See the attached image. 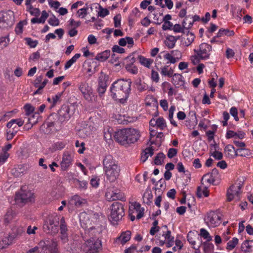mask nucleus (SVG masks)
Masks as SVG:
<instances>
[{"mask_svg":"<svg viewBox=\"0 0 253 253\" xmlns=\"http://www.w3.org/2000/svg\"><path fill=\"white\" fill-rule=\"evenodd\" d=\"M130 80L120 79L113 83L110 87L111 96L115 100H126L130 91Z\"/></svg>","mask_w":253,"mask_h":253,"instance_id":"nucleus-1","label":"nucleus"},{"mask_svg":"<svg viewBox=\"0 0 253 253\" xmlns=\"http://www.w3.org/2000/svg\"><path fill=\"white\" fill-rule=\"evenodd\" d=\"M103 171L107 180L110 182H115L120 173V168L110 155H106L102 161Z\"/></svg>","mask_w":253,"mask_h":253,"instance_id":"nucleus-2","label":"nucleus"},{"mask_svg":"<svg viewBox=\"0 0 253 253\" xmlns=\"http://www.w3.org/2000/svg\"><path fill=\"white\" fill-rule=\"evenodd\" d=\"M140 136V132L131 128L120 130L116 133L115 136L116 140L122 145L134 143L139 139Z\"/></svg>","mask_w":253,"mask_h":253,"instance_id":"nucleus-3","label":"nucleus"},{"mask_svg":"<svg viewBox=\"0 0 253 253\" xmlns=\"http://www.w3.org/2000/svg\"><path fill=\"white\" fill-rule=\"evenodd\" d=\"M211 46L207 43H201L194 51L195 55L191 57V60L194 64H196L200 60H207L210 58Z\"/></svg>","mask_w":253,"mask_h":253,"instance_id":"nucleus-4","label":"nucleus"},{"mask_svg":"<svg viewBox=\"0 0 253 253\" xmlns=\"http://www.w3.org/2000/svg\"><path fill=\"white\" fill-rule=\"evenodd\" d=\"M15 22L14 13L11 10L0 11V28L8 29Z\"/></svg>","mask_w":253,"mask_h":253,"instance_id":"nucleus-5","label":"nucleus"},{"mask_svg":"<svg viewBox=\"0 0 253 253\" xmlns=\"http://www.w3.org/2000/svg\"><path fill=\"white\" fill-rule=\"evenodd\" d=\"M34 199L33 193L26 187H22L16 193L14 200L17 204H25L32 202Z\"/></svg>","mask_w":253,"mask_h":253,"instance_id":"nucleus-6","label":"nucleus"},{"mask_svg":"<svg viewBox=\"0 0 253 253\" xmlns=\"http://www.w3.org/2000/svg\"><path fill=\"white\" fill-rule=\"evenodd\" d=\"M124 215V210L119 202H115L111 206V211L109 216L110 221H119Z\"/></svg>","mask_w":253,"mask_h":253,"instance_id":"nucleus-7","label":"nucleus"},{"mask_svg":"<svg viewBox=\"0 0 253 253\" xmlns=\"http://www.w3.org/2000/svg\"><path fill=\"white\" fill-rule=\"evenodd\" d=\"M57 243L55 240H52L50 245H47L44 241H41L38 244L39 253H57Z\"/></svg>","mask_w":253,"mask_h":253,"instance_id":"nucleus-8","label":"nucleus"},{"mask_svg":"<svg viewBox=\"0 0 253 253\" xmlns=\"http://www.w3.org/2000/svg\"><path fill=\"white\" fill-rule=\"evenodd\" d=\"M101 246V243L99 240L91 238L85 242L84 250L87 253H95Z\"/></svg>","mask_w":253,"mask_h":253,"instance_id":"nucleus-9","label":"nucleus"},{"mask_svg":"<svg viewBox=\"0 0 253 253\" xmlns=\"http://www.w3.org/2000/svg\"><path fill=\"white\" fill-rule=\"evenodd\" d=\"M74 161V156L68 152H64L60 162L61 169L67 171L72 166Z\"/></svg>","mask_w":253,"mask_h":253,"instance_id":"nucleus-10","label":"nucleus"},{"mask_svg":"<svg viewBox=\"0 0 253 253\" xmlns=\"http://www.w3.org/2000/svg\"><path fill=\"white\" fill-rule=\"evenodd\" d=\"M241 186L240 184H235L232 185L227 190V196L229 201L233 199L239 200L241 194Z\"/></svg>","mask_w":253,"mask_h":253,"instance_id":"nucleus-11","label":"nucleus"},{"mask_svg":"<svg viewBox=\"0 0 253 253\" xmlns=\"http://www.w3.org/2000/svg\"><path fill=\"white\" fill-rule=\"evenodd\" d=\"M132 206L134 207V210L132 212H129L130 219L133 221L135 220L136 216V219L139 220L144 215V208H141L140 204L136 202L132 203Z\"/></svg>","mask_w":253,"mask_h":253,"instance_id":"nucleus-12","label":"nucleus"},{"mask_svg":"<svg viewBox=\"0 0 253 253\" xmlns=\"http://www.w3.org/2000/svg\"><path fill=\"white\" fill-rule=\"evenodd\" d=\"M14 239V236L9 234H5L0 240V249H4L8 248L13 244Z\"/></svg>","mask_w":253,"mask_h":253,"instance_id":"nucleus-13","label":"nucleus"},{"mask_svg":"<svg viewBox=\"0 0 253 253\" xmlns=\"http://www.w3.org/2000/svg\"><path fill=\"white\" fill-rule=\"evenodd\" d=\"M224 219L222 214L217 211L209 212L204 218V220L207 221H217Z\"/></svg>","mask_w":253,"mask_h":253,"instance_id":"nucleus-14","label":"nucleus"},{"mask_svg":"<svg viewBox=\"0 0 253 253\" xmlns=\"http://www.w3.org/2000/svg\"><path fill=\"white\" fill-rule=\"evenodd\" d=\"M105 197L108 201H115L121 200L122 198V194L118 190H112V189H108Z\"/></svg>","mask_w":253,"mask_h":253,"instance_id":"nucleus-15","label":"nucleus"},{"mask_svg":"<svg viewBox=\"0 0 253 253\" xmlns=\"http://www.w3.org/2000/svg\"><path fill=\"white\" fill-rule=\"evenodd\" d=\"M59 118L61 121H64L69 120L71 116L70 110L68 106H62L61 109L58 112Z\"/></svg>","mask_w":253,"mask_h":253,"instance_id":"nucleus-16","label":"nucleus"},{"mask_svg":"<svg viewBox=\"0 0 253 253\" xmlns=\"http://www.w3.org/2000/svg\"><path fill=\"white\" fill-rule=\"evenodd\" d=\"M85 200L78 195L72 196L69 201L68 206L71 207H79L85 203Z\"/></svg>","mask_w":253,"mask_h":253,"instance_id":"nucleus-17","label":"nucleus"},{"mask_svg":"<svg viewBox=\"0 0 253 253\" xmlns=\"http://www.w3.org/2000/svg\"><path fill=\"white\" fill-rule=\"evenodd\" d=\"M55 223L58 222H44L43 225L44 231L49 234H55L58 231V225Z\"/></svg>","mask_w":253,"mask_h":253,"instance_id":"nucleus-18","label":"nucleus"},{"mask_svg":"<svg viewBox=\"0 0 253 253\" xmlns=\"http://www.w3.org/2000/svg\"><path fill=\"white\" fill-rule=\"evenodd\" d=\"M150 126H156L160 129H164L166 126V122L164 118L159 117L157 120L153 118L149 122Z\"/></svg>","mask_w":253,"mask_h":253,"instance_id":"nucleus-19","label":"nucleus"},{"mask_svg":"<svg viewBox=\"0 0 253 253\" xmlns=\"http://www.w3.org/2000/svg\"><path fill=\"white\" fill-rule=\"evenodd\" d=\"M245 133L242 131H239L237 132L233 130H228L226 134V138L227 139L233 138L234 139H242L245 136Z\"/></svg>","mask_w":253,"mask_h":253,"instance_id":"nucleus-20","label":"nucleus"},{"mask_svg":"<svg viewBox=\"0 0 253 253\" xmlns=\"http://www.w3.org/2000/svg\"><path fill=\"white\" fill-rule=\"evenodd\" d=\"M217 173V170L213 169L211 173H208L203 175L202 178V182L203 183L213 184L215 177L214 174Z\"/></svg>","mask_w":253,"mask_h":253,"instance_id":"nucleus-21","label":"nucleus"},{"mask_svg":"<svg viewBox=\"0 0 253 253\" xmlns=\"http://www.w3.org/2000/svg\"><path fill=\"white\" fill-rule=\"evenodd\" d=\"M24 124V121L21 119H12L6 125V126L9 128H12V130L16 129L19 130V127L21 126Z\"/></svg>","mask_w":253,"mask_h":253,"instance_id":"nucleus-22","label":"nucleus"},{"mask_svg":"<svg viewBox=\"0 0 253 253\" xmlns=\"http://www.w3.org/2000/svg\"><path fill=\"white\" fill-rule=\"evenodd\" d=\"M188 21V18H185L182 22V25H180V24H175L174 26H172V30L174 33H184L185 29H188V25L187 23V21Z\"/></svg>","mask_w":253,"mask_h":253,"instance_id":"nucleus-23","label":"nucleus"},{"mask_svg":"<svg viewBox=\"0 0 253 253\" xmlns=\"http://www.w3.org/2000/svg\"><path fill=\"white\" fill-rule=\"evenodd\" d=\"M225 156L230 159H233L237 157L236 150L234 147L231 144L226 145L224 148Z\"/></svg>","mask_w":253,"mask_h":253,"instance_id":"nucleus-24","label":"nucleus"},{"mask_svg":"<svg viewBox=\"0 0 253 253\" xmlns=\"http://www.w3.org/2000/svg\"><path fill=\"white\" fill-rule=\"evenodd\" d=\"M135 60L133 57H131L129 62L126 64L125 68L127 71L132 74H136L138 73V69L133 64Z\"/></svg>","mask_w":253,"mask_h":253,"instance_id":"nucleus-25","label":"nucleus"},{"mask_svg":"<svg viewBox=\"0 0 253 253\" xmlns=\"http://www.w3.org/2000/svg\"><path fill=\"white\" fill-rule=\"evenodd\" d=\"M195 39L194 35L192 33H188L186 37H183L182 41L181 44L187 47L191 44Z\"/></svg>","mask_w":253,"mask_h":253,"instance_id":"nucleus-26","label":"nucleus"},{"mask_svg":"<svg viewBox=\"0 0 253 253\" xmlns=\"http://www.w3.org/2000/svg\"><path fill=\"white\" fill-rule=\"evenodd\" d=\"M85 66H87L85 67L86 72L89 73L90 75H91L95 72L97 63L94 60H91L86 62L85 63Z\"/></svg>","mask_w":253,"mask_h":253,"instance_id":"nucleus-27","label":"nucleus"},{"mask_svg":"<svg viewBox=\"0 0 253 253\" xmlns=\"http://www.w3.org/2000/svg\"><path fill=\"white\" fill-rule=\"evenodd\" d=\"M60 239L63 243H66L68 241V234L67 233V227L65 222H62L60 225Z\"/></svg>","mask_w":253,"mask_h":253,"instance_id":"nucleus-28","label":"nucleus"},{"mask_svg":"<svg viewBox=\"0 0 253 253\" xmlns=\"http://www.w3.org/2000/svg\"><path fill=\"white\" fill-rule=\"evenodd\" d=\"M173 72V69L169 65H166L161 68V74L163 76L171 77Z\"/></svg>","mask_w":253,"mask_h":253,"instance_id":"nucleus-29","label":"nucleus"},{"mask_svg":"<svg viewBox=\"0 0 253 253\" xmlns=\"http://www.w3.org/2000/svg\"><path fill=\"white\" fill-rule=\"evenodd\" d=\"M138 59L141 65L148 68L151 67L154 61L152 59L147 58L142 55L139 56Z\"/></svg>","mask_w":253,"mask_h":253,"instance_id":"nucleus-30","label":"nucleus"},{"mask_svg":"<svg viewBox=\"0 0 253 253\" xmlns=\"http://www.w3.org/2000/svg\"><path fill=\"white\" fill-rule=\"evenodd\" d=\"M110 55V50H106L103 52L98 53L95 57V59L100 61L104 62L106 61Z\"/></svg>","mask_w":253,"mask_h":253,"instance_id":"nucleus-31","label":"nucleus"},{"mask_svg":"<svg viewBox=\"0 0 253 253\" xmlns=\"http://www.w3.org/2000/svg\"><path fill=\"white\" fill-rule=\"evenodd\" d=\"M163 236L164 237L167 247L168 248L171 247L174 243V237L171 235L170 231H167L165 234L163 235Z\"/></svg>","mask_w":253,"mask_h":253,"instance_id":"nucleus-32","label":"nucleus"},{"mask_svg":"<svg viewBox=\"0 0 253 253\" xmlns=\"http://www.w3.org/2000/svg\"><path fill=\"white\" fill-rule=\"evenodd\" d=\"M154 154V149L152 147H148L145 149L141 155V161L145 162L149 157L152 156Z\"/></svg>","mask_w":253,"mask_h":253,"instance_id":"nucleus-33","label":"nucleus"},{"mask_svg":"<svg viewBox=\"0 0 253 253\" xmlns=\"http://www.w3.org/2000/svg\"><path fill=\"white\" fill-rule=\"evenodd\" d=\"M235 34V32L233 30H230L228 29L221 28L218 31L216 37L219 38L224 36L228 37L233 36Z\"/></svg>","mask_w":253,"mask_h":253,"instance_id":"nucleus-34","label":"nucleus"},{"mask_svg":"<svg viewBox=\"0 0 253 253\" xmlns=\"http://www.w3.org/2000/svg\"><path fill=\"white\" fill-rule=\"evenodd\" d=\"M161 54H163V56L165 60H168L169 63L171 64H174L178 61V58H175L173 57V55L171 52L169 53L168 52H163Z\"/></svg>","mask_w":253,"mask_h":253,"instance_id":"nucleus-35","label":"nucleus"},{"mask_svg":"<svg viewBox=\"0 0 253 253\" xmlns=\"http://www.w3.org/2000/svg\"><path fill=\"white\" fill-rule=\"evenodd\" d=\"M131 238V232L129 231H126L122 232L120 236L118 238L120 240L122 245L125 244L129 241Z\"/></svg>","mask_w":253,"mask_h":253,"instance_id":"nucleus-36","label":"nucleus"},{"mask_svg":"<svg viewBox=\"0 0 253 253\" xmlns=\"http://www.w3.org/2000/svg\"><path fill=\"white\" fill-rule=\"evenodd\" d=\"M79 89L82 92L83 95L91 90L92 88L85 82H82L79 85Z\"/></svg>","mask_w":253,"mask_h":253,"instance_id":"nucleus-37","label":"nucleus"},{"mask_svg":"<svg viewBox=\"0 0 253 253\" xmlns=\"http://www.w3.org/2000/svg\"><path fill=\"white\" fill-rule=\"evenodd\" d=\"M81 56V55L80 53H76L69 60L67 61L64 67L65 70H67L70 68L72 65L77 61Z\"/></svg>","mask_w":253,"mask_h":253,"instance_id":"nucleus-38","label":"nucleus"},{"mask_svg":"<svg viewBox=\"0 0 253 253\" xmlns=\"http://www.w3.org/2000/svg\"><path fill=\"white\" fill-rule=\"evenodd\" d=\"M177 39L172 36L168 37L165 40V44L169 48H173L176 43Z\"/></svg>","mask_w":253,"mask_h":253,"instance_id":"nucleus-39","label":"nucleus"},{"mask_svg":"<svg viewBox=\"0 0 253 253\" xmlns=\"http://www.w3.org/2000/svg\"><path fill=\"white\" fill-rule=\"evenodd\" d=\"M83 96L84 99L89 102H95L97 100V95L94 94L93 89L84 94Z\"/></svg>","mask_w":253,"mask_h":253,"instance_id":"nucleus-40","label":"nucleus"},{"mask_svg":"<svg viewBox=\"0 0 253 253\" xmlns=\"http://www.w3.org/2000/svg\"><path fill=\"white\" fill-rule=\"evenodd\" d=\"M203 247L204 253H211L214 250V245L213 244L209 243L207 241L202 243Z\"/></svg>","mask_w":253,"mask_h":253,"instance_id":"nucleus-41","label":"nucleus"},{"mask_svg":"<svg viewBox=\"0 0 253 253\" xmlns=\"http://www.w3.org/2000/svg\"><path fill=\"white\" fill-rule=\"evenodd\" d=\"M10 42L9 35L8 34L0 37V47L4 48L8 46Z\"/></svg>","mask_w":253,"mask_h":253,"instance_id":"nucleus-42","label":"nucleus"},{"mask_svg":"<svg viewBox=\"0 0 253 253\" xmlns=\"http://www.w3.org/2000/svg\"><path fill=\"white\" fill-rule=\"evenodd\" d=\"M239 242V240L236 237H234L231 240H230L227 244L226 249L228 250H232L237 245Z\"/></svg>","mask_w":253,"mask_h":253,"instance_id":"nucleus-43","label":"nucleus"},{"mask_svg":"<svg viewBox=\"0 0 253 253\" xmlns=\"http://www.w3.org/2000/svg\"><path fill=\"white\" fill-rule=\"evenodd\" d=\"M237 157H247L251 154L250 151L249 149L244 148H238L236 150Z\"/></svg>","mask_w":253,"mask_h":253,"instance_id":"nucleus-44","label":"nucleus"},{"mask_svg":"<svg viewBox=\"0 0 253 253\" xmlns=\"http://www.w3.org/2000/svg\"><path fill=\"white\" fill-rule=\"evenodd\" d=\"M26 24L25 21H20L18 22L15 28V32L17 35H20L23 32V27Z\"/></svg>","mask_w":253,"mask_h":253,"instance_id":"nucleus-45","label":"nucleus"},{"mask_svg":"<svg viewBox=\"0 0 253 253\" xmlns=\"http://www.w3.org/2000/svg\"><path fill=\"white\" fill-rule=\"evenodd\" d=\"M197 195L199 197H201L203 195L205 197H208L209 196V191L207 188L199 187L197 190Z\"/></svg>","mask_w":253,"mask_h":253,"instance_id":"nucleus-46","label":"nucleus"},{"mask_svg":"<svg viewBox=\"0 0 253 253\" xmlns=\"http://www.w3.org/2000/svg\"><path fill=\"white\" fill-rule=\"evenodd\" d=\"M166 158V155L163 153H159L156 157L154 162L157 165H162L164 162V159Z\"/></svg>","mask_w":253,"mask_h":253,"instance_id":"nucleus-47","label":"nucleus"},{"mask_svg":"<svg viewBox=\"0 0 253 253\" xmlns=\"http://www.w3.org/2000/svg\"><path fill=\"white\" fill-rule=\"evenodd\" d=\"M15 215V212L12 210H8L4 215L5 221H9L13 220Z\"/></svg>","mask_w":253,"mask_h":253,"instance_id":"nucleus-48","label":"nucleus"},{"mask_svg":"<svg viewBox=\"0 0 253 253\" xmlns=\"http://www.w3.org/2000/svg\"><path fill=\"white\" fill-rule=\"evenodd\" d=\"M200 235L204 239L206 240L208 242H210L212 240V237H211V236H210L208 231L205 229L204 228H201L200 229Z\"/></svg>","mask_w":253,"mask_h":253,"instance_id":"nucleus-49","label":"nucleus"},{"mask_svg":"<svg viewBox=\"0 0 253 253\" xmlns=\"http://www.w3.org/2000/svg\"><path fill=\"white\" fill-rule=\"evenodd\" d=\"M80 221H86L90 220V211L82 212L79 214Z\"/></svg>","mask_w":253,"mask_h":253,"instance_id":"nucleus-50","label":"nucleus"},{"mask_svg":"<svg viewBox=\"0 0 253 253\" xmlns=\"http://www.w3.org/2000/svg\"><path fill=\"white\" fill-rule=\"evenodd\" d=\"M24 40L26 41V44L31 48H35L38 43L37 40H33L31 38H26Z\"/></svg>","mask_w":253,"mask_h":253,"instance_id":"nucleus-51","label":"nucleus"},{"mask_svg":"<svg viewBox=\"0 0 253 253\" xmlns=\"http://www.w3.org/2000/svg\"><path fill=\"white\" fill-rule=\"evenodd\" d=\"M152 198L153 195L151 193H145L143 195V201L148 205L151 203Z\"/></svg>","mask_w":253,"mask_h":253,"instance_id":"nucleus-52","label":"nucleus"},{"mask_svg":"<svg viewBox=\"0 0 253 253\" xmlns=\"http://www.w3.org/2000/svg\"><path fill=\"white\" fill-rule=\"evenodd\" d=\"M61 96V94L60 93H58L57 94L52 96V102L51 105V108L54 107L58 103L60 102Z\"/></svg>","mask_w":253,"mask_h":253,"instance_id":"nucleus-53","label":"nucleus"},{"mask_svg":"<svg viewBox=\"0 0 253 253\" xmlns=\"http://www.w3.org/2000/svg\"><path fill=\"white\" fill-rule=\"evenodd\" d=\"M185 18H188V21H187V23L188 24V28H191L194 22L199 21L200 19L199 16L198 15H195L192 18H190L189 16L186 17Z\"/></svg>","mask_w":253,"mask_h":253,"instance_id":"nucleus-54","label":"nucleus"},{"mask_svg":"<svg viewBox=\"0 0 253 253\" xmlns=\"http://www.w3.org/2000/svg\"><path fill=\"white\" fill-rule=\"evenodd\" d=\"M157 103V99L152 95L147 96L145 99V104L147 106L155 104Z\"/></svg>","mask_w":253,"mask_h":253,"instance_id":"nucleus-55","label":"nucleus"},{"mask_svg":"<svg viewBox=\"0 0 253 253\" xmlns=\"http://www.w3.org/2000/svg\"><path fill=\"white\" fill-rule=\"evenodd\" d=\"M48 23L52 26H57L59 25V20L54 15L51 16L48 19Z\"/></svg>","mask_w":253,"mask_h":253,"instance_id":"nucleus-56","label":"nucleus"},{"mask_svg":"<svg viewBox=\"0 0 253 253\" xmlns=\"http://www.w3.org/2000/svg\"><path fill=\"white\" fill-rule=\"evenodd\" d=\"M109 11L107 8H103L101 6L99 7V11L98 12V15L101 17H104L109 15Z\"/></svg>","mask_w":253,"mask_h":253,"instance_id":"nucleus-57","label":"nucleus"},{"mask_svg":"<svg viewBox=\"0 0 253 253\" xmlns=\"http://www.w3.org/2000/svg\"><path fill=\"white\" fill-rule=\"evenodd\" d=\"M107 88V84H100L98 83V87H97V92L99 93V95H101V94L105 93L106 90Z\"/></svg>","mask_w":253,"mask_h":253,"instance_id":"nucleus-58","label":"nucleus"},{"mask_svg":"<svg viewBox=\"0 0 253 253\" xmlns=\"http://www.w3.org/2000/svg\"><path fill=\"white\" fill-rule=\"evenodd\" d=\"M24 108L27 116H29L30 114L33 113L35 110V108L30 104H26L25 105Z\"/></svg>","mask_w":253,"mask_h":253,"instance_id":"nucleus-59","label":"nucleus"},{"mask_svg":"<svg viewBox=\"0 0 253 253\" xmlns=\"http://www.w3.org/2000/svg\"><path fill=\"white\" fill-rule=\"evenodd\" d=\"M136 85L137 89L141 91L146 90L148 87L146 84L142 82L141 81L136 83Z\"/></svg>","mask_w":253,"mask_h":253,"instance_id":"nucleus-60","label":"nucleus"},{"mask_svg":"<svg viewBox=\"0 0 253 253\" xmlns=\"http://www.w3.org/2000/svg\"><path fill=\"white\" fill-rule=\"evenodd\" d=\"M39 117V114L35 112L29 118L28 121L29 123L32 124V125L36 124L38 122Z\"/></svg>","mask_w":253,"mask_h":253,"instance_id":"nucleus-61","label":"nucleus"},{"mask_svg":"<svg viewBox=\"0 0 253 253\" xmlns=\"http://www.w3.org/2000/svg\"><path fill=\"white\" fill-rule=\"evenodd\" d=\"M151 78L153 82L155 83L159 82L160 77L158 72L154 70H152L151 71Z\"/></svg>","mask_w":253,"mask_h":253,"instance_id":"nucleus-62","label":"nucleus"},{"mask_svg":"<svg viewBox=\"0 0 253 253\" xmlns=\"http://www.w3.org/2000/svg\"><path fill=\"white\" fill-rule=\"evenodd\" d=\"M177 154V150L173 148H171L168 150L167 156L169 158L171 159L175 156Z\"/></svg>","mask_w":253,"mask_h":253,"instance_id":"nucleus-63","label":"nucleus"},{"mask_svg":"<svg viewBox=\"0 0 253 253\" xmlns=\"http://www.w3.org/2000/svg\"><path fill=\"white\" fill-rule=\"evenodd\" d=\"M230 113L234 117L236 121H239V119L238 117V110L236 107H231L230 109Z\"/></svg>","mask_w":253,"mask_h":253,"instance_id":"nucleus-64","label":"nucleus"}]
</instances>
